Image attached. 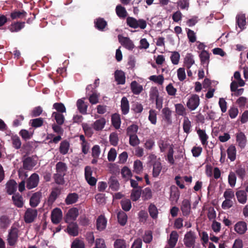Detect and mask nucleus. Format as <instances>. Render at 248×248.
<instances>
[{"instance_id": "1", "label": "nucleus", "mask_w": 248, "mask_h": 248, "mask_svg": "<svg viewBox=\"0 0 248 248\" xmlns=\"http://www.w3.org/2000/svg\"><path fill=\"white\" fill-rule=\"evenodd\" d=\"M126 24L131 28L137 29L140 28L141 29H144L147 26L146 21L143 19H139V20L136 18L128 16L126 18Z\"/></svg>"}, {"instance_id": "2", "label": "nucleus", "mask_w": 248, "mask_h": 248, "mask_svg": "<svg viewBox=\"0 0 248 248\" xmlns=\"http://www.w3.org/2000/svg\"><path fill=\"white\" fill-rule=\"evenodd\" d=\"M38 211L36 209L31 208H28L25 212L24 219L26 223L33 222L36 218Z\"/></svg>"}, {"instance_id": "3", "label": "nucleus", "mask_w": 248, "mask_h": 248, "mask_svg": "<svg viewBox=\"0 0 248 248\" xmlns=\"http://www.w3.org/2000/svg\"><path fill=\"white\" fill-rule=\"evenodd\" d=\"M18 229L16 227H11L7 237L8 244L10 246H15L18 240Z\"/></svg>"}, {"instance_id": "4", "label": "nucleus", "mask_w": 248, "mask_h": 248, "mask_svg": "<svg viewBox=\"0 0 248 248\" xmlns=\"http://www.w3.org/2000/svg\"><path fill=\"white\" fill-rule=\"evenodd\" d=\"M196 236L194 232L190 231L187 232L184 238V244L186 247L190 248L193 247L195 243Z\"/></svg>"}, {"instance_id": "5", "label": "nucleus", "mask_w": 248, "mask_h": 248, "mask_svg": "<svg viewBox=\"0 0 248 248\" xmlns=\"http://www.w3.org/2000/svg\"><path fill=\"white\" fill-rule=\"evenodd\" d=\"M39 182V177L36 173L32 174L27 180L26 187L28 189H31L36 187Z\"/></svg>"}, {"instance_id": "6", "label": "nucleus", "mask_w": 248, "mask_h": 248, "mask_svg": "<svg viewBox=\"0 0 248 248\" xmlns=\"http://www.w3.org/2000/svg\"><path fill=\"white\" fill-rule=\"evenodd\" d=\"M200 104L199 96L197 94H192L186 103L187 108L191 110L196 109Z\"/></svg>"}, {"instance_id": "7", "label": "nucleus", "mask_w": 248, "mask_h": 248, "mask_svg": "<svg viewBox=\"0 0 248 248\" xmlns=\"http://www.w3.org/2000/svg\"><path fill=\"white\" fill-rule=\"evenodd\" d=\"M62 188L59 186L52 188V191L48 198L47 203L49 205H52L61 193Z\"/></svg>"}, {"instance_id": "8", "label": "nucleus", "mask_w": 248, "mask_h": 248, "mask_svg": "<svg viewBox=\"0 0 248 248\" xmlns=\"http://www.w3.org/2000/svg\"><path fill=\"white\" fill-rule=\"evenodd\" d=\"M62 217V210L58 208H56L51 212V219L52 223L57 224L61 221Z\"/></svg>"}, {"instance_id": "9", "label": "nucleus", "mask_w": 248, "mask_h": 248, "mask_svg": "<svg viewBox=\"0 0 248 248\" xmlns=\"http://www.w3.org/2000/svg\"><path fill=\"white\" fill-rule=\"evenodd\" d=\"M78 217V208L76 207L69 209L65 217V222L67 223H73Z\"/></svg>"}, {"instance_id": "10", "label": "nucleus", "mask_w": 248, "mask_h": 248, "mask_svg": "<svg viewBox=\"0 0 248 248\" xmlns=\"http://www.w3.org/2000/svg\"><path fill=\"white\" fill-rule=\"evenodd\" d=\"M183 215L187 217L189 216L191 211V203L189 200L184 199L180 207Z\"/></svg>"}, {"instance_id": "11", "label": "nucleus", "mask_w": 248, "mask_h": 248, "mask_svg": "<svg viewBox=\"0 0 248 248\" xmlns=\"http://www.w3.org/2000/svg\"><path fill=\"white\" fill-rule=\"evenodd\" d=\"M41 198L42 193L40 191H38L32 194L30 199V206L32 208L37 207L40 202Z\"/></svg>"}, {"instance_id": "12", "label": "nucleus", "mask_w": 248, "mask_h": 248, "mask_svg": "<svg viewBox=\"0 0 248 248\" xmlns=\"http://www.w3.org/2000/svg\"><path fill=\"white\" fill-rule=\"evenodd\" d=\"M118 37L120 43L125 48L129 50H132L134 48V44L129 38L125 37L120 38L119 36Z\"/></svg>"}, {"instance_id": "13", "label": "nucleus", "mask_w": 248, "mask_h": 248, "mask_svg": "<svg viewBox=\"0 0 248 248\" xmlns=\"http://www.w3.org/2000/svg\"><path fill=\"white\" fill-rule=\"evenodd\" d=\"M172 144H170L168 138H160L157 141V145L161 153L165 152Z\"/></svg>"}, {"instance_id": "14", "label": "nucleus", "mask_w": 248, "mask_h": 248, "mask_svg": "<svg viewBox=\"0 0 248 248\" xmlns=\"http://www.w3.org/2000/svg\"><path fill=\"white\" fill-rule=\"evenodd\" d=\"M247 229V224L244 221H238L234 226L235 231L239 234H244Z\"/></svg>"}, {"instance_id": "15", "label": "nucleus", "mask_w": 248, "mask_h": 248, "mask_svg": "<svg viewBox=\"0 0 248 248\" xmlns=\"http://www.w3.org/2000/svg\"><path fill=\"white\" fill-rule=\"evenodd\" d=\"M236 140L238 145L241 148L244 149L246 145L247 138L244 133L240 132L236 135Z\"/></svg>"}, {"instance_id": "16", "label": "nucleus", "mask_w": 248, "mask_h": 248, "mask_svg": "<svg viewBox=\"0 0 248 248\" xmlns=\"http://www.w3.org/2000/svg\"><path fill=\"white\" fill-rule=\"evenodd\" d=\"M106 123V119L103 117L96 120L92 125V127L96 131H101L105 127Z\"/></svg>"}, {"instance_id": "17", "label": "nucleus", "mask_w": 248, "mask_h": 248, "mask_svg": "<svg viewBox=\"0 0 248 248\" xmlns=\"http://www.w3.org/2000/svg\"><path fill=\"white\" fill-rule=\"evenodd\" d=\"M236 23L238 26L242 31L246 28V17L244 14H239L236 17Z\"/></svg>"}, {"instance_id": "18", "label": "nucleus", "mask_w": 248, "mask_h": 248, "mask_svg": "<svg viewBox=\"0 0 248 248\" xmlns=\"http://www.w3.org/2000/svg\"><path fill=\"white\" fill-rule=\"evenodd\" d=\"M25 22H14L8 27V29L12 32H18L24 28Z\"/></svg>"}, {"instance_id": "19", "label": "nucleus", "mask_w": 248, "mask_h": 248, "mask_svg": "<svg viewBox=\"0 0 248 248\" xmlns=\"http://www.w3.org/2000/svg\"><path fill=\"white\" fill-rule=\"evenodd\" d=\"M178 234L176 231H173L171 232L170 235V239L168 240V244L170 248L175 247L178 241Z\"/></svg>"}, {"instance_id": "20", "label": "nucleus", "mask_w": 248, "mask_h": 248, "mask_svg": "<svg viewBox=\"0 0 248 248\" xmlns=\"http://www.w3.org/2000/svg\"><path fill=\"white\" fill-rule=\"evenodd\" d=\"M107 220L104 216L98 217L96 220V228L100 231L104 230L107 225Z\"/></svg>"}, {"instance_id": "21", "label": "nucleus", "mask_w": 248, "mask_h": 248, "mask_svg": "<svg viewBox=\"0 0 248 248\" xmlns=\"http://www.w3.org/2000/svg\"><path fill=\"white\" fill-rule=\"evenodd\" d=\"M115 79L119 84H124L125 82L124 73L122 70H117L114 73Z\"/></svg>"}, {"instance_id": "22", "label": "nucleus", "mask_w": 248, "mask_h": 248, "mask_svg": "<svg viewBox=\"0 0 248 248\" xmlns=\"http://www.w3.org/2000/svg\"><path fill=\"white\" fill-rule=\"evenodd\" d=\"M12 200L14 205L17 207L21 208L23 206V198L22 195L19 193L14 194L12 196Z\"/></svg>"}, {"instance_id": "23", "label": "nucleus", "mask_w": 248, "mask_h": 248, "mask_svg": "<svg viewBox=\"0 0 248 248\" xmlns=\"http://www.w3.org/2000/svg\"><path fill=\"white\" fill-rule=\"evenodd\" d=\"M121 108L122 114L126 115L128 114L129 111V104L127 98L124 96L121 101Z\"/></svg>"}, {"instance_id": "24", "label": "nucleus", "mask_w": 248, "mask_h": 248, "mask_svg": "<svg viewBox=\"0 0 248 248\" xmlns=\"http://www.w3.org/2000/svg\"><path fill=\"white\" fill-rule=\"evenodd\" d=\"M199 139L203 146L206 147L207 145L208 136L206 134L205 130L199 129L197 131Z\"/></svg>"}, {"instance_id": "25", "label": "nucleus", "mask_w": 248, "mask_h": 248, "mask_svg": "<svg viewBox=\"0 0 248 248\" xmlns=\"http://www.w3.org/2000/svg\"><path fill=\"white\" fill-rule=\"evenodd\" d=\"M109 188L114 191L119 190L120 184L115 176H111L108 180V182Z\"/></svg>"}, {"instance_id": "26", "label": "nucleus", "mask_w": 248, "mask_h": 248, "mask_svg": "<svg viewBox=\"0 0 248 248\" xmlns=\"http://www.w3.org/2000/svg\"><path fill=\"white\" fill-rule=\"evenodd\" d=\"M6 188L8 194L12 195L16 190L17 183L14 180H10L6 184Z\"/></svg>"}, {"instance_id": "27", "label": "nucleus", "mask_w": 248, "mask_h": 248, "mask_svg": "<svg viewBox=\"0 0 248 248\" xmlns=\"http://www.w3.org/2000/svg\"><path fill=\"white\" fill-rule=\"evenodd\" d=\"M27 13L24 10H15L11 12L10 17L12 20L22 19L26 16Z\"/></svg>"}, {"instance_id": "28", "label": "nucleus", "mask_w": 248, "mask_h": 248, "mask_svg": "<svg viewBox=\"0 0 248 248\" xmlns=\"http://www.w3.org/2000/svg\"><path fill=\"white\" fill-rule=\"evenodd\" d=\"M162 113L163 114V119L167 124H170L171 121V111L170 109L166 107L162 109Z\"/></svg>"}, {"instance_id": "29", "label": "nucleus", "mask_w": 248, "mask_h": 248, "mask_svg": "<svg viewBox=\"0 0 248 248\" xmlns=\"http://www.w3.org/2000/svg\"><path fill=\"white\" fill-rule=\"evenodd\" d=\"M195 63L193 56L191 53H187L184 58V66L187 69H189Z\"/></svg>"}, {"instance_id": "30", "label": "nucleus", "mask_w": 248, "mask_h": 248, "mask_svg": "<svg viewBox=\"0 0 248 248\" xmlns=\"http://www.w3.org/2000/svg\"><path fill=\"white\" fill-rule=\"evenodd\" d=\"M236 196L238 202L242 204H245L247 201V195L244 190H238L236 192Z\"/></svg>"}, {"instance_id": "31", "label": "nucleus", "mask_w": 248, "mask_h": 248, "mask_svg": "<svg viewBox=\"0 0 248 248\" xmlns=\"http://www.w3.org/2000/svg\"><path fill=\"white\" fill-rule=\"evenodd\" d=\"M131 89L135 94H139L143 90L142 86L139 84L136 81H133L131 83Z\"/></svg>"}, {"instance_id": "32", "label": "nucleus", "mask_w": 248, "mask_h": 248, "mask_svg": "<svg viewBox=\"0 0 248 248\" xmlns=\"http://www.w3.org/2000/svg\"><path fill=\"white\" fill-rule=\"evenodd\" d=\"M228 158L231 161H233L236 159V150L235 146L230 145L227 150Z\"/></svg>"}, {"instance_id": "33", "label": "nucleus", "mask_w": 248, "mask_h": 248, "mask_svg": "<svg viewBox=\"0 0 248 248\" xmlns=\"http://www.w3.org/2000/svg\"><path fill=\"white\" fill-rule=\"evenodd\" d=\"M162 164L159 161H155L153 164V176L157 177L159 176L162 170Z\"/></svg>"}, {"instance_id": "34", "label": "nucleus", "mask_w": 248, "mask_h": 248, "mask_svg": "<svg viewBox=\"0 0 248 248\" xmlns=\"http://www.w3.org/2000/svg\"><path fill=\"white\" fill-rule=\"evenodd\" d=\"M180 195V191L177 187H171L170 198L171 201L177 202L179 199Z\"/></svg>"}, {"instance_id": "35", "label": "nucleus", "mask_w": 248, "mask_h": 248, "mask_svg": "<svg viewBox=\"0 0 248 248\" xmlns=\"http://www.w3.org/2000/svg\"><path fill=\"white\" fill-rule=\"evenodd\" d=\"M117 15L121 18H124L127 15L125 8L121 5H117L115 9Z\"/></svg>"}, {"instance_id": "36", "label": "nucleus", "mask_w": 248, "mask_h": 248, "mask_svg": "<svg viewBox=\"0 0 248 248\" xmlns=\"http://www.w3.org/2000/svg\"><path fill=\"white\" fill-rule=\"evenodd\" d=\"M95 27L98 30L102 31L107 25V22L103 18H98L94 21Z\"/></svg>"}, {"instance_id": "37", "label": "nucleus", "mask_w": 248, "mask_h": 248, "mask_svg": "<svg viewBox=\"0 0 248 248\" xmlns=\"http://www.w3.org/2000/svg\"><path fill=\"white\" fill-rule=\"evenodd\" d=\"M112 125L116 129H118L121 125V119L120 115L117 113H115L111 116Z\"/></svg>"}, {"instance_id": "38", "label": "nucleus", "mask_w": 248, "mask_h": 248, "mask_svg": "<svg viewBox=\"0 0 248 248\" xmlns=\"http://www.w3.org/2000/svg\"><path fill=\"white\" fill-rule=\"evenodd\" d=\"M201 62L202 64L204 65L206 64L207 65L209 63L210 55L209 53L206 50H202L199 55Z\"/></svg>"}, {"instance_id": "39", "label": "nucleus", "mask_w": 248, "mask_h": 248, "mask_svg": "<svg viewBox=\"0 0 248 248\" xmlns=\"http://www.w3.org/2000/svg\"><path fill=\"white\" fill-rule=\"evenodd\" d=\"M118 221L119 224L122 226H124L127 220V216L125 213L123 211L119 212L117 214Z\"/></svg>"}, {"instance_id": "40", "label": "nucleus", "mask_w": 248, "mask_h": 248, "mask_svg": "<svg viewBox=\"0 0 248 248\" xmlns=\"http://www.w3.org/2000/svg\"><path fill=\"white\" fill-rule=\"evenodd\" d=\"M67 227L68 233L72 236L78 235V225L76 223H69Z\"/></svg>"}, {"instance_id": "41", "label": "nucleus", "mask_w": 248, "mask_h": 248, "mask_svg": "<svg viewBox=\"0 0 248 248\" xmlns=\"http://www.w3.org/2000/svg\"><path fill=\"white\" fill-rule=\"evenodd\" d=\"M141 194V187H139L137 189H133L131 193L130 198L133 201H138Z\"/></svg>"}, {"instance_id": "42", "label": "nucleus", "mask_w": 248, "mask_h": 248, "mask_svg": "<svg viewBox=\"0 0 248 248\" xmlns=\"http://www.w3.org/2000/svg\"><path fill=\"white\" fill-rule=\"evenodd\" d=\"M34 166L32 159L31 157H28L23 161V167L25 170H31Z\"/></svg>"}, {"instance_id": "43", "label": "nucleus", "mask_w": 248, "mask_h": 248, "mask_svg": "<svg viewBox=\"0 0 248 248\" xmlns=\"http://www.w3.org/2000/svg\"><path fill=\"white\" fill-rule=\"evenodd\" d=\"M78 200V194L75 193H69L65 200L66 204L69 205L75 203Z\"/></svg>"}, {"instance_id": "44", "label": "nucleus", "mask_w": 248, "mask_h": 248, "mask_svg": "<svg viewBox=\"0 0 248 248\" xmlns=\"http://www.w3.org/2000/svg\"><path fill=\"white\" fill-rule=\"evenodd\" d=\"M235 173L237 175L239 179L243 180L246 175V171L244 166L239 165L236 168Z\"/></svg>"}, {"instance_id": "45", "label": "nucleus", "mask_w": 248, "mask_h": 248, "mask_svg": "<svg viewBox=\"0 0 248 248\" xmlns=\"http://www.w3.org/2000/svg\"><path fill=\"white\" fill-rule=\"evenodd\" d=\"M56 173L65 174L67 167L65 164L62 162H59L56 165Z\"/></svg>"}, {"instance_id": "46", "label": "nucleus", "mask_w": 248, "mask_h": 248, "mask_svg": "<svg viewBox=\"0 0 248 248\" xmlns=\"http://www.w3.org/2000/svg\"><path fill=\"white\" fill-rule=\"evenodd\" d=\"M191 127V123L190 121L189 120L188 117H185L183 124V128L184 132H185L187 134H189L190 132Z\"/></svg>"}, {"instance_id": "47", "label": "nucleus", "mask_w": 248, "mask_h": 248, "mask_svg": "<svg viewBox=\"0 0 248 248\" xmlns=\"http://www.w3.org/2000/svg\"><path fill=\"white\" fill-rule=\"evenodd\" d=\"M88 106L87 102H84L82 99H78V111L82 114H87V109Z\"/></svg>"}, {"instance_id": "48", "label": "nucleus", "mask_w": 248, "mask_h": 248, "mask_svg": "<svg viewBox=\"0 0 248 248\" xmlns=\"http://www.w3.org/2000/svg\"><path fill=\"white\" fill-rule=\"evenodd\" d=\"M52 116L55 118L57 124L59 125H62L64 121V117L62 113L54 112Z\"/></svg>"}, {"instance_id": "49", "label": "nucleus", "mask_w": 248, "mask_h": 248, "mask_svg": "<svg viewBox=\"0 0 248 248\" xmlns=\"http://www.w3.org/2000/svg\"><path fill=\"white\" fill-rule=\"evenodd\" d=\"M150 216L154 219L156 218L158 215V210L155 205L151 203L148 207Z\"/></svg>"}, {"instance_id": "50", "label": "nucleus", "mask_w": 248, "mask_h": 248, "mask_svg": "<svg viewBox=\"0 0 248 248\" xmlns=\"http://www.w3.org/2000/svg\"><path fill=\"white\" fill-rule=\"evenodd\" d=\"M69 147V144L68 142L66 140L62 141L60 146L59 151L60 152L62 155H65L67 153Z\"/></svg>"}, {"instance_id": "51", "label": "nucleus", "mask_w": 248, "mask_h": 248, "mask_svg": "<svg viewBox=\"0 0 248 248\" xmlns=\"http://www.w3.org/2000/svg\"><path fill=\"white\" fill-rule=\"evenodd\" d=\"M121 205L122 209L124 211H129L131 208V202L129 199H124L121 201Z\"/></svg>"}, {"instance_id": "52", "label": "nucleus", "mask_w": 248, "mask_h": 248, "mask_svg": "<svg viewBox=\"0 0 248 248\" xmlns=\"http://www.w3.org/2000/svg\"><path fill=\"white\" fill-rule=\"evenodd\" d=\"M149 78L150 80L159 85H162L164 81V78L162 75L158 76L153 75L150 76Z\"/></svg>"}, {"instance_id": "53", "label": "nucleus", "mask_w": 248, "mask_h": 248, "mask_svg": "<svg viewBox=\"0 0 248 248\" xmlns=\"http://www.w3.org/2000/svg\"><path fill=\"white\" fill-rule=\"evenodd\" d=\"M19 134L22 138L25 140H27L31 139L33 135V133L30 132L29 131L26 129H21L19 131Z\"/></svg>"}, {"instance_id": "54", "label": "nucleus", "mask_w": 248, "mask_h": 248, "mask_svg": "<svg viewBox=\"0 0 248 248\" xmlns=\"http://www.w3.org/2000/svg\"><path fill=\"white\" fill-rule=\"evenodd\" d=\"M236 182V174L234 172L230 171L228 175V183L232 187H233Z\"/></svg>"}, {"instance_id": "55", "label": "nucleus", "mask_w": 248, "mask_h": 248, "mask_svg": "<svg viewBox=\"0 0 248 248\" xmlns=\"http://www.w3.org/2000/svg\"><path fill=\"white\" fill-rule=\"evenodd\" d=\"M65 174L56 173L53 175L55 182L58 184L62 185L64 184V176Z\"/></svg>"}, {"instance_id": "56", "label": "nucleus", "mask_w": 248, "mask_h": 248, "mask_svg": "<svg viewBox=\"0 0 248 248\" xmlns=\"http://www.w3.org/2000/svg\"><path fill=\"white\" fill-rule=\"evenodd\" d=\"M150 98L152 101L155 100L159 97V92L157 88L155 87H152L150 91Z\"/></svg>"}, {"instance_id": "57", "label": "nucleus", "mask_w": 248, "mask_h": 248, "mask_svg": "<svg viewBox=\"0 0 248 248\" xmlns=\"http://www.w3.org/2000/svg\"><path fill=\"white\" fill-rule=\"evenodd\" d=\"M138 126L135 124H132L129 126L126 129V134L128 136L136 135L138 130Z\"/></svg>"}, {"instance_id": "58", "label": "nucleus", "mask_w": 248, "mask_h": 248, "mask_svg": "<svg viewBox=\"0 0 248 248\" xmlns=\"http://www.w3.org/2000/svg\"><path fill=\"white\" fill-rule=\"evenodd\" d=\"M13 146L16 149H19L21 146V141L19 137L16 135L12 137Z\"/></svg>"}, {"instance_id": "59", "label": "nucleus", "mask_w": 248, "mask_h": 248, "mask_svg": "<svg viewBox=\"0 0 248 248\" xmlns=\"http://www.w3.org/2000/svg\"><path fill=\"white\" fill-rule=\"evenodd\" d=\"M31 125L33 127L37 128L43 125L44 121L42 118H38L32 119L30 121Z\"/></svg>"}, {"instance_id": "60", "label": "nucleus", "mask_w": 248, "mask_h": 248, "mask_svg": "<svg viewBox=\"0 0 248 248\" xmlns=\"http://www.w3.org/2000/svg\"><path fill=\"white\" fill-rule=\"evenodd\" d=\"M142 163L139 160H136L134 163V171L139 174L142 170Z\"/></svg>"}, {"instance_id": "61", "label": "nucleus", "mask_w": 248, "mask_h": 248, "mask_svg": "<svg viewBox=\"0 0 248 248\" xmlns=\"http://www.w3.org/2000/svg\"><path fill=\"white\" fill-rule=\"evenodd\" d=\"M142 105L139 102H135L132 105L131 110L136 113H140L143 110Z\"/></svg>"}, {"instance_id": "62", "label": "nucleus", "mask_w": 248, "mask_h": 248, "mask_svg": "<svg viewBox=\"0 0 248 248\" xmlns=\"http://www.w3.org/2000/svg\"><path fill=\"white\" fill-rule=\"evenodd\" d=\"M53 107L56 110V112L62 113L66 112V108L62 103H55L53 104Z\"/></svg>"}, {"instance_id": "63", "label": "nucleus", "mask_w": 248, "mask_h": 248, "mask_svg": "<svg viewBox=\"0 0 248 248\" xmlns=\"http://www.w3.org/2000/svg\"><path fill=\"white\" fill-rule=\"evenodd\" d=\"M175 111L178 115L183 116L185 113L186 108L182 104L175 105Z\"/></svg>"}, {"instance_id": "64", "label": "nucleus", "mask_w": 248, "mask_h": 248, "mask_svg": "<svg viewBox=\"0 0 248 248\" xmlns=\"http://www.w3.org/2000/svg\"><path fill=\"white\" fill-rule=\"evenodd\" d=\"M114 248H126V242L124 239H118L115 240L114 244Z\"/></svg>"}]
</instances>
